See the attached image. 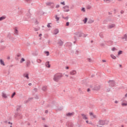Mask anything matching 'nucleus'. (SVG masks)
Masks as SVG:
<instances>
[{"mask_svg":"<svg viewBox=\"0 0 127 127\" xmlns=\"http://www.w3.org/2000/svg\"><path fill=\"white\" fill-rule=\"evenodd\" d=\"M63 77V74L61 73H56L53 76V80L55 82H58Z\"/></svg>","mask_w":127,"mask_h":127,"instance_id":"nucleus-1","label":"nucleus"},{"mask_svg":"<svg viewBox=\"0 0 127 127\" xmlns=\"http://www.w3.org/2000/svg\"><path fill=\"white\" fill-rule=\"evenodd\" d=\"M64 11L65 12H68L70 11V9L69 8V7L68 6H65L63 7Z\"/></svg>","mask_w":127,"mask_h":127,"instance_id":"nucleus-2","label":"nucleus"},{"mask_svg":"<svg viewBox=\"0 0 127 127\" xmlns=\"http://www.w3.org/2000/svg\"><path fill=\"white\" fill-rule=\"evenodd\" d=\"M89 116H90L91 119H96V118H97V116L95 115L93 112H90Z\"/></svg>","mask_w":127,"mask_h":127,"instance_id":"nucleus-3","label":"nucleus"},{"mask_svg":"<svg viewBox=\"0 0 127 127\" xmlns=\"http://www.w3.org/2000/svg\"><path fill=\"white\" fill-rule=\"evenodd\" d=\"M69 74L71 76H74V75H76V74H77V71L75 70H72L70 71Z\"/></svg>","mask_w":127,"mask_h":127,"instance_id":"nucleus-4","label":"nucleus"},{"mask_svg":"<svg viewBox=\"0 0 127 127\" xmlns=\"http://www.w3.org/2000/svg\"><path fill=\"white\" fill-rule=\"evenodd\" d=\"M99 124L101 126H105V125H106V121H103V120H100L99 121Z\"/></svg>","mask_w":127,"mask_h":127,"instance_id":"nucleus-5","label":"nucleus"},{"mask_svg":"<svg viewBox=\"0 0 127 127\" xmlns=\"http://www.w3.org/2000/svg\"><path fill=\"white\" fill-rule=\"evenodd\" d=\"M75 34L79 36V37H82L84 35V34L79 32L75 33Z\"/></svg>","mask_w":127,"mask_h":127,"instance_id":"nucleus-6","label":"nucleus"},{"mask_svg":"<svg viewBox=\"0 0 127 127\" xmlns=\"http://www.w3.org/2000/svg\"><path fill=\"white\" fill-rule=\"evenodd\" d=\"M81 117H82V119L83 120H88V116L87 115L84 114H81Z\"/></svg>","mask_w":127,"mask_h":127,"instance_id":"nucleus-7","label":"nucleus"},{"mask_svg":"<svg viewBox=\"0 0 127 127\" xmlns=\"http://www.w3.org/2000/svg\"><path fill=\"white\" fill-rule=\"evenodd\" d=\"M6 18V16L5 15H3L0 17V21H2V20H4Z\"/></svg>","mask_w":127,"mask_h":127,"instance_id":"nucleus-8","label":"nucleus"},{"mask_svg":"<svg viewBox=\"0 0 127 127\" xmlns=\"http://www.w3.org/2000/svg\"><path fill=\"white\" fill-rule=\"evenodd\" d=\"M23 76L25 78H26L27 80H29V75L28 74V73H25L23 74Z\"/></svg>","mask_w":127,"mask_h":127,"instance_id":"nucleus-9","label":"nucleus"},{"mask_svg":"<svg viewBox=\"0 0 127 127\" xmlns=\"http://www.w3.org/2000/svg\"><path fill=\"white\" fill-rule=\"evenodd\" d=\"M115 26L116 25H115V24H112L108 26V28H114V27H115Z\"/></svg>","mask_w":127,"mask_h":127,"instance_id":"nucleus-10","label":"nucleus"},{"mask_svg":"<svg viewBox=\"0 0 127 127\" xmlns=\"http://www.w3.org/2000/svg\"><path fill=\"white\" fill-rule=\"evenodd\" d=\"M74 113H68L66 114V116H67V117H72Z\"/></svg>","mask_w":127,"mask_h":127,"instance_id":"nucleus-11","label":"nucleus"},{"mask_svg":"<svg viewBox=\"0 0 127 127\" xmlns=\"http://www.w3.org/2000/svg\"><path fill=\"white\" fill-rule=\"evenodd\" d=\"M58 44L59 46H62L63 45V42H62V41L60 40L59 41Z\"/></svg>","mask_w":127,"mask_h":127,"instance_id":"nucleus-12","label":"nucleus"},{"mask_svg":"<svg viewBox=\"0 0 127 127\" xmlns=\"http://www.w3.org/2000/svg\"><path fill=\"white\" fill-rule=\"evenodd\" d=\"M2 97L4 98V99H6V98H7V95L4 93H2Z\"/></svg>","mask_w":127,"mask_h":127,"instance_id":"nucleus-13","label":"nucleus"},{"mask_svg":"<svg viewBox=\"0 0 127 127\" xmlns=\"http://www.w3.org/2000/svg\"><path fill=\"white\" fill-rule=\"evenodd\" d=\"M59 33V30L58 29H56L54 31V34L56 35V34H58Z\"/></svg>","mask_w":127,"mask_h":127,"instance_id":"nucleus-14","label":"nucleus"},{"mask_svg":"<svg viewBox=\"0 0 127 127\" xmlns=\"http://www.w3.org/2000/svg\"><path fill=\"white\" fill-rule=\"evenodd\" d=\"M87 21H88V18L87 17L84 18V19L83 20V22L85 24V23H87Z\"/></svg>","mask_w":127,"mask_h":127,"instance_id":"nucleus-15","label":"nucleus"},{"mask_svg":"<svg viewBox=\"0 0 127 127\" xmlns=\"http://www.w3.org/2000/svg\"><path fill=\"white\" fill-rule=\"evenodd\" d=\"M42 90L43 91H47V86H43Z\"/></svg>","mask_w":127,"mask_h":127,"instance_id":"nucleus-16","label":"nucleus"},{"mask_svg":"<svg viewBox=\"0 0 127 127\" xmlns=\"http://www.w3.org/2000/svg\"><path fill=\"white\" fill-rule=\"evenodd\" d=\"M46 67H48V68H50V64H49V62H47L46 63Z\"/></svg>","mask_w":127,"mask_h":127,"instance_id":"nucleus-17","label":"nucleus"},{"mask_svg":"<svg viewBox=\"0 0 127 127\" xmlns=\"http://www.w3.org/2000/svg\"><path fill=\"white\" fill-rule=\"evenodd\" d=\"M0 64L1 65L4 66V62L2 60H0Z\"/></svg>","mask_w":127,"mask_h":127,"instance_id":"nucleus-18","label":"nucleus"},{"mask_svg":"<svg viewBox=\"0 0 127 127\" xmlns=\"http://www.w3.org/2000/svg\"><path fill=\"white\" fill-rule=\"evenodd\" d=\"M55 19H56L57 21H58V20H59V19H60V18H59V17H58V16H57V15L55 16Z\"/></svg>","mask_w":127,"mask_h":127,"instance_id":"nucleus-19","label":"nucleus"},{"mask_svg":"<svg viewBox=\"0 0 127 127\" xmlns=\"http://www.w3.org/2000/svg\"><path fill=\"white\" fill-rule=\"evenodd\" d=\"M14 32H15V34H18V30H17V28H15L14 29Z\"/></svg>","mask_w":127,"mask_h":127,"instance_id":"nucleus-20","label":"nucleus"},{"mask_svg":"<svg viewBox=\"0 0 127 127\" xmlns=\"http://www.w3.org/2000/svg\"><path fill=\"white\" fill-rule=\"evenodd\" d=\"M24 61H25V59H24V58H22L20 61V63H22L24 62Z\"/></svg>","mask_w":127,"mask_h":127,"instance_id":"nucleus-21","label":"nucleus"},{"mask_svg":"<svg viewBox=\"0 0 127 127\" xmlns=\"http://www.w3.org/2000/svg\"><path fill=\"white\" fill-rule=\"evenodd\" d=\"M127 39V35L125 34L124 36L122 37V39Z\"/></svg>","mask_w":127,"mask_h":127,"instance_id":"nucleus-22","label":"nucleus"},{"mask_svg":"<svg viewBox=\"0 0 127 127\" xmlns=\"http://www.w3.org/2000/svg\"><path fill=\"white\" fill-rule=\"evenodd\" d=\"M111 57L112 58V59H116L117 57L115 56H114V55H111Z\"/></svg>","mask_w":127,"mask_h":127,"instance_id":"nucleus-23","label":"nucleus"},{"mask_svg":"<svg viewBox=\"0 0 127 127\" xmlns=\"http://www.w3.org/2000/svg\"><path fill=\"white\" fill-rule=\"evenodd\" d=\"M121 54H123V51H119L118 52V56H120L121 55Z\"/></svg>","mask_w":127,"mask_h":127,"instance_id":"nucleus-24","label":"nucleus"},{"mask_svg":"<svg viewBox=\"0 0 127 127\" xmlns=\"http://www.w3.org/2000/svg\"><path fill=\"white\" fill-rule=\"evenodd\" d=\"M37 63H41V62H42V61L40 59H37Z\"/></svg>","mask_w":127,"mask_h":127,"instance_id":"nucleus-25","label":"nucleus"},{"mask_svg":"<svg viewBox=\"0 0 127 127\" xmlns=\"http://www.w3.org/2000/svg\"><path fill=\"white\" fill-rule=\"evenodd\" d=\"M86 124H89V125H92V122H89V121H88V120L86 121Z\"/></svg>","mask_w":127,"mask_h":127,"instance_id":"nucleus-26","label":"nucleus"},{"mask_svg":"<svg viewBox=\"0 0 127 127\" xmlns=\"http://www.w3.org/2000/svg\"><path fill=\"white\" fill-rule=\"evenodd\" d=\"M52 4H53V2H48V3H47V5H52Z\"/></svg>","mask_w":127,"mask_h":127,"instance_id":"nucleus-27","label":"nucleus"},{"mask_svg":"<svg viewBox=\"0 0 127 127\" xmlns=\"http://www.w3.org/2000/svg\"><path fill=\"white\" fill-rule=\"evenodd\" d=\"M104 2H110L111 0H103Z\"/></svg>","mask_w":127,"mask_h":127,"instance_id":"nucleus-28","label":"nucleus"},{"mask_svg":"<svg viewBox=\"0 0 127 127\" xmlns=\"http://www.w3.org/2000/svg\"><path fill=\"white\" fill-rule=\"evenodd\" d=\"M81 11H83V12H86V9H85V8H81Z\"/></svg>","mask_w":127,"mask_h":127,"instance_id":"nucleus-29","label":"nucleus"},{"mask_svg":"<svg viewBox=\"0 0 127 127\" xmlns=\"http://www.w3.org/2000/svg\"><path fill=\"white\" fill-rule=\"evenodd\" d=\"M45 53L47 56H49V52H45Z\"/></svg>","mask_w":127,"mask_h":127,"instance_id":"nucleus-30","label":"nucleus"},{"mask_svg":"<svg viewBox=\"0 0 127 127\" xmlns=\"http://www.w3.org/2000/svg\"><path fill=\"white\" fill-rule=\"evenodd\" d=\"M122 105L123 107H125L126 106H127V103H122Z\"/></svg>","mask_w":127,"mask_h":127,"instance_id":"nucleus-31","label":"nucleus"},{"mask_svg":"<svg viewBox=\"0 0 127 127\" xmlns=\"http://www.w3.org/2000/svg\"><path fill=\"white\" fill-rule=\"evenodd\" d=\"M14 96H15V92H14V93L12 94V96H11V98H13V97H14Z\"/></svg>","mask_w":127,"mask_h":127,"instance_id":"nucleus-32","label":"nucleus"},{"mask_svg":"<svg viewBox=\"0 0 127 127\" xmlns=\"http://www.w3.org/2000/svg\"><path fill=\"white\" fill-rule=\"evenodd\" d=\"M87 60L89 62H91L92 61V59H91L90 58H88Z\"/></svg>","mask_w":127,"mask_h":127,"instance_id":"nucleus-33","label":"nucleus"},{"mask_svg":"<svg viewBox=\"0 0 127 127\" xmlns=\"http://www.w3.org/2000/svg\"><path fill=\"white\" fill-rule=\"evenodd\" d=\"M61 4H63V5H65V2H61Z\"/></svg>","mask_w":127,"mask_h":127,"instance_id":"nucleus-34","label":"nucleus"},{"mask_svg":"<svg viewBox=\"0 0 127 127\" xmlns=\"http://www.w3.org/2000/svg\"><path fill=\"white\" fill-rule=\"evenodd\" d=\"M112 50L113 51H116V50H117V49H116V48H113L112 49Z\"/></svg>","mask_w":127,"mask_h":127,"instance_id":"nucleus-35","label":"nucleus"},{"mask_svg":"<svg viewBox=\"0 0 127 127\" xmlns=\"http://www.w3.org/2000/svg\"><path fill=\"white\" fill-rule=\"evenodd\" d=\"M56 8H58L60 7V5H58V4L56 5Z\"/></svg>","mask_w":127,"mask_h":127,"instance_id":"nucleus-36","label":"nucleus"},{"mask_svg":"<svg viewBox=\"0 0 127 127\" xmlns=\"http://www.w3.org/2000/svg\"><path fill=\"white\" fill-rule=\"evenodd\" d=\"M102 62L103 63H105L107 62V61H106V60H102Z\"/></svg>","mask_w":127,"mask_h":127,"instance_id":"nucleus-37","label":"nucleus"},{"mask_svg":"<svg viewBox=\"0 0 127 127\" xmlns=\"http://www.w3.org/2000/svg\"><path fill=\"white\" fill-rule=\"evenodd\" d=\"M19 109H20V106H17V111H18V110H19Z\"/></svg>","mask_w":127,"mask_h":127,"instance_id":"nucleus-38","label":"nucleus"},{"mask_svg":"<svg viewBox=\"0 0 127 127\" xmlns=\"http://www.w3.org/2000/svg\"><path fill=\"white\" fill-rule=\"evenodd\" d=\"M66 26H69V22H66Z\"/></svg>","mask_w":127,"mask_h":127,"instance_id":"nucleus-39","label":"nucleus"},{"mask_svg":"<svg viewBox=\"0 0 127 127\" xmlns=\"http://www.w3.org/2000/svg\"><path fill=\"white\" fill-rule=\"evenodd\" d=\"M47 27L49 28V27H51V26H50V24H49L47 25Z\"/></svg>","mask_w":127,"mask_h":127,"instance_id":"nucleus-40","label":"nucleus"},{"mask_svg":"<svg viewBox=\"0 0 127 127\" xmlns=\"http://www.w3.org/2000/svg\"><path fill=\"white\" fill-rule=\"evenodd\" d=\"M65 76L67 78L68 77H69V75H68V74H65Z\"/></svg>","mask_w":127,"mask_h":127,"instance_id":"nucleus-41","label":"nucleus"},{"mask_svg":"<svg viewBox=\"0 0 127 127\" xmlns=\"http://www.w3.org/2000/svg\"><path fill=\"white\" fill-rule=\"evenodd\" d=\"M8 124H10L11 126H10V127H12V123H10V122L8 123Z\"/></svg>","mask_w":127,"mask_h":127,"instance_id":"nucleus-42","label":"nucleus"},{"mask_svg":"<svg viewBox=\"0 0 127 127\" xmlns=\"http://www.w3.org/2000/svg\"><path fill=\"white\" fill-rule=\"evenodd\" d=\"M65 69H69V66H65Z\"/></svg>","mask_w":127,"mask_h":127,"instance_id":"nucleus-43","label":"nucleus"},{"mask_svg":"<svg viewBox=\"0 0 127 127\" xmlns=\"http://www.w3.org/2000/svg\"><path fill=\"white\" fill-rule=\"evenodd\" d=\"M39 36L40 37H41V36H42V34H40L39 35Z\"/></svg>","mask_w":127,"mask_h":127,"instance_id":"nucleus-44","label":"nucleus"},{"mask_svg":"<svg viewBox=\"0 0 127 127\" xmlns=\"http://www.w3.org/2000/svg\"><path fill=\"white\" fill-rule=\"evenodd\" d=\"M90 88L87 89V92H90Z\"/></svg>","mask_w":127,"mask_h":127,"instance_id":"nucleus-45","label":"nucleus"},{"mask_svg":"<svg viewBox=\"0 0 127 127\" xmlns=\"http://www.w3.org/2000/svg\"><path fill=\"white\" fill-rule=\"evenodd\" d=\"M115 104H118V101H116L115 102Z\"/></svg>","mask_w":127,"mask_h":127,"instance_id":"nucleus-46","label":"nucleus"},{"mask_svg":"<svg viewBox=\"0 0 127 127\" xmlns=\"http://www.w3.org/2000/svg\"><path fill=\"white\" fill-rule=\"evenodd\" d=\"M110 83H111V84H114V82H113V81H111Z\"/></svg>","mask_w":127,"mask_h":127,"instance_id":"nucleus-47","label":"nucleus"},{"mask_svg":"<svg viewBox=\"0 0 127 127\" xmlns=\"http://www.w3.org/2000/svg\"><path fill=\"white\" fill-rule=\"evenodd\" d=\"M29 86H31V83H29Z\"/></svg>","mask_w":127,"mask_h":127,"instance_id":"nucleus-48","label":"nucleus"},{"mask_svg":"<svg viewBox=\"0 0 127 127\" xmlns=\"http://www.w3.org/2000/svg\"><path fill=\"white\" fill-rule=\"evenodd\" d=\"M93 22H94V20L91 21V23H93Z\"/></svg>","mask_w":127,"mask_h":127,"instance_id":"nucleus-49","label":"nucleus"},{"mask_svg":"<svg viewBox=\"0 0 127 127\" xmlns=\"http://www.w3.org/2000/svg\"><path fill=\"white\" fill-rule=\"evenodd\" d=\"M45 113H48V111H46Z\"/></svg>","mask_w":127,"mask_h":127,"instance_id":"nucleus-50","label":"nucleus"},{"mask_svg":"<svg viewBox=\"0 0 127 127\" xmlns=\"http://www.w3.org/2000/svg\"><path fill=\"white\" fill-rule=\"evenodd\" d=\"M125 97H127V94L125 95Z\"/></svg>","mask_w":127,"mask_h":127,"instance_id":"nucleus-51","label":"nucleus"},{"mask_svg":"<svg viewBox=\"0 0 127 127\" xmlns=\"http://www.w3.org/2000/svg\"><path fill=\"white\" fill-rule=\"evenodd\" d=\"M121 127H124V125H122V126H121Z\"/></svg>","mask_w":127,"mask_h":127,"instance_id":"nucleus-52","label":"nucleus"},{"mask_svg":"<svg viewBox=\"0 0 127 127\" xmlns=\"http://www.w3.org/2000/svg\"><path fill=\"white\" fill-rule=\"evenodd\" d=\"M121 13H123V12H121Z\"/></svg>","mask_w":127,"mask_h":127,"instance_id":"nucleus-53","label":"nucleus"},{"mask_svg":"<svg viewBox=\"0 0 127 127\" xmlns=\"http://www.w3.org/2000/svg\"><path fill=\"white\" fill-rule=\"evenodd\" d=\"M8 59H9V58H8Z\"/></svg>","mask_w":127,"mask_h":127,"instance_id":"nucleus-54","label":"nucleus"},{"mask_svg":"<svg viewBox=\"0 0 127 127\" xmlns=\"http://www.w3.org/2000/svg\"><path fill=\"white\" fill-rule=\"evenodd\" d=\"M112 86H114V85H112Z\"/></svg>","mask_w":127,"mask_h":127,"instance_id":"nucleus-55","label":"nucleus"}]
</instances>
